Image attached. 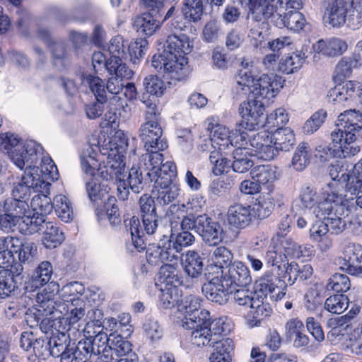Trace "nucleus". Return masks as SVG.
I'll return each mask as SVG.
<instances>
[{"instance_id": "obj_1", "label": "nucleus", "mask_w": 362, "mask_h": 362, "mask_svg": "<svg viewBox=\"0 0 362 362\" xmlns=\"http://www.w3.org/2000/svg\"><path fill=\"white\" fill-rule=\"evenodd\" d=\"M110 151L106 163L98 170L101 177L106 180L115 181L118 191V197L122 200L128 199L129 189L134 193L143 189V177L140 168L132 166L128 175L124 172V162L127 140L122 132H117L110 142Z\"/></svg>"}, {"instance_id": "obj_2", "label": "nucleus", "mask_w": 362, "mask_h": 362, "mask_svg": "<svg viewBox=\"0 0 362 362\" xmlns=\"http://www.w3.org/2000/svg\"><path fill=\"white\" fill-rule=\"evenodd\" d=\"M192 48V42L186 34H170L163 51L153 55L151 64L166 79L181 81L187 76L188 62L186 55Z\"/></svg>"}, {"instance_id": "obj_3", "label": "nucleus", "mask_w": 362, "mask_h": 362, "mask_svg": "<svg viewBox=\"0 0 362 362\" xmlns=\"http://www.w3.org/2000/svg\"><path fill=\"white\" fill-rule=\"evenodd\" d=\"M350 214L349 201L332 185L324 189L323 201L314 209L316 218L325 219L329 230L336 235L346 229Z\"/></svg>"}, {"instance_id": "obj_4", "label": "nucleus", "mask_w": 362, "mask_h": 362, "mask_svg": "<svg viewBox=\"0 0 362 362\" xmlns=\"http://www.w3.org/2000/svg\"><path fill=\"white\" fill-rule=\"evenodd\" d=\"M284 86V81L276 74H262L256 81L250 71H241L236 77V90L243 95L252 93L255 100H270Z\"/></svg>"}, {"instance_id": "obj_5", "label": "nucleus", "mask_w": 362, "mask_h": 362, "mask_svg": "<svg viewBox=\"0 0 362 362\" xmlns=\"http://www.w3.org/2000/svg\"><path fill=\"white\" fill-rule=\"evenodd\" d=\"M286 287L280 290L272 277L267 274L262 276L257 282L255 291V300L250 304V315L254 319L255 325L260 323L264 318L270 316L272 309L268 301V296L272 300L277 301L286 295Z\"/></svg>"}, {"instance_id": "obj_6", "label": "nucleus", "mask_w": 362, "mask_h": 362, "mask_svg": "<svg viewBox=\"0 0 362 362\" xmlns=\"http://www.w3.org/2000/svg\"><path fill=\"white\" fill-rule=\"evenodd\" d=\"M325 22L340 28L346 22L353 29L362 25V0H334L325 11Z\"/></svg>"}, {"instance_id": "obj_7", "label": "nucleus", "mask_w": 362, "mask_h": 362, "mask_svg": "<svg viewBox=\"0 0 362 362\" xmlns=\"http://www.w3.org/2000/svg\"><path fill=\"white\" fill-rule=\"evenodd\" d=\"M0 146L7 150L13 163L21 170L26 165L36 164L38 154L42 150V146L34 141L22 145L21 139L17 135L9 133L2 137Z\"/></svg>"}, {"instance_id": "obj_8", "label": "nucleus", "mask_w": 362, "mask_h": 362, "mask_svg": "<svg viewBox=\"0 0 362 362\" xmlns=\"http://www.w3.org/2000/svg\"><path fill=\"white\" fill-rule=\"evenodd\" d=\"M96 156L95 150L88 146L83 149L81 156L82 170L87 176L91 177L86 182V191L89 199L92 202L102 199L105 193L107 192L105 189H101L98 181L94 178L96 170L100 173L98 169L102 167L98 163Z\"/></svg>"}, {"instance_id": "obj_9", "label": "nucleus", "mask_w": 362, "mask_h": 362, "mask_svg": "<svg viewBox=\"0 0 362 362\" xmlns=\"http://www.w3.org/2000/svg\"><path fill=\"white\" fill-rule=\"evenodd\" d=\"M49 183L40 179L38 174V167L35 164L26 165L21 182L15 185L12 190V199L26 201L30 194V189L34 192H48Z\"/></svg>"}, {"instance_id": "obj_10", "label": "nucleus", "mask_w": 362, "mask_h": 362, "mask_svg": "<svg viewBox=\"0 0 362 362\" xmlns=\"http://www.w3.org/2000/svg\"><path fill=\"white\" fill-rule=\"evenodd\" d=\"M264 105L259 100H248L240 104L239 113L241 115L240 126L252 131L264 124Z\"/></svg>"}, {"instance_id": "obj_11", "label": "nucleus", "mask_w": 362, "mask_h": 362, "mask_svg": "<svg viewBox=\"0 0 362 362\" xmlns=\"http://www.w3.org/2000/svg\"><path fill=\"white\" fill-rule=\"evenodd\" d=\"M202 299L194 295H189L182 300L178 310L183 315L182 326L183 327H194L196 323L203 322L210 317V313L205 309H201Z\"/></svg>"}, {"instance_id": "obj_12", "label": "nucleus", "mask_w": 362, "mask_h": 362, "mask_svg": "<svg viewBox=\"0 0 362 362\" xmlns=\"http://www.w3.org/2000/svg\"><path fill=\"white\" fill-rule=\"evenodd\" d=\"M331 139L333 151L341 154L344 158L353 156L360 151L356 143V135L337 123L336 129L331 133Z\"/></svg>"}, {"instance_id": "obj_13", "label": "nucleus", "mask_w": 362, "mask_h": 362, "mask_svg": "<svg viewBox=\"0 0 362 362\" xmlns=\"http://www.w3.org/2000/svg\"><path fill=\"white\" fill-rule=\"evenodd\" d=\"M202 290L208 300L223 305L228 301L229 296L235 288L229 284L226 275H221V278L216 275L204 284Z\"/></svg>"}, {"instance_id": "obj_14", "label": "nucleus", "mask_w": 362, "mask_h": 362, "mask_svg": "<svg viewBox=\"0 0 362 362\" xmlns=\"http://www.w3.org/2000/svg\"><path fill=\"white\" fill-rule=\"evenodd\" d=\"M274 13H270L265 20H271L279 28L286 27L294 32L301 30L305 25L304 16L298 11L299 9H291L288 11L285 6H279Z\"/></svg>"}, {"instance_id": "obj_15", "label": "nucleus", "mask_w": 362, "mask_h": 362, "mask_svg": "<svg viewBox=\"0 0 362 362\" xmlns=\"http://www.w3.org/2000/svg\"><path fill=\"white\" fill-rule=\"evenodd\" d=\"M250 155L258 159L269 161L279 154L271 137V132L268 131H261L255 134L250 139Z\"/></svg>"}, {"instance_id": "obj_16", "label": "nucleus", "mask_w": 362, "mask_h": 362, "mask_svg": "<svg viewBox=\"0 0 362 362\" xmlns=\"http://www.w3.org/2000/svg\"><path fill=\"white\" fill-rule=\"evenodd\" d=\"M197 233L210 246L218 245L223 238L221 225L206 214L197 217Z\"/></svg>"}, {"instance_id": "obj_17", "label": "nucleus", "mask_w": 362, "mask_h": 362, "mask_svg": "<svg viewBox=\"0 0 362 362\" xmlns=\"http://www.w3.org/2000/svg\"><path fill=\"white\" fill-rule=\"evenodd\" d=\"M162 134L163 130L156 121H147L140 128L139 136L146 151H164L168 148L167 141L161 137Z\"/></svg>"}, {"instance_id": "obj_18", "label": "nucleus", "mask_w": 362, "mask_h": 362, "mask_svg": "<svg viewBox=\"0 0 362 362\" xmlns=\"http://www.w3.org/2000/svg\"><path fill=\"white\" fill-rule=\"evenodd\" d=\"M361 93V86L357 81H349L343 85L335 86L328 94L329 101L340 107L349 105Z\"/></svg>"}, {"instance_id": "obj_19", "label": "nucleus", "mask_w": 362, "mask_h": 362, "mask_svg": "<svg viewBox=\"0 0 362 362\" xmlns=\"http://www.w3.org/2000/svg\"><path fill=\"white\" fill-rule=\"evenodd\" d=\"M37 311L45 317L42 324L47 323L49 327L55 326V320L60 319L62 315L61 307L64 308V305H58L57 303L50 298L47 293H40L37 296Z\"/></svg>"}, {"instance_id": "obj_20", "label": "nucleus", "mask_w": 362, "mask_h": 362, "mask_svg": "<svg viewBox=\"0 0 362 362\" xmlns=\"http://www.w3.org/2000/svg\"><path fill=\"white\" fill-rule=\"evenodd\" d=\"M344 257L340 262V268L351 275L362 277V266L361 257L362 247L359 244L348 243L344 249Z\"/></svg>"}, {"instance_id": "obj_21", "label": "nucleus", "mask_w": 362, "mask_h": 362, "mask_svg": "<svg viewBox=\"0 0 362 362\" xmlns=\"http://www.w3.org/2000/svg\"><path fill=\"white\" fill-rule=\"evenodd\" d=\"M228 223L237 229L247 228L253 218L251 206L245 204L235 203L229 206L227 211Z\"/></svg>"}, {"instance_id": "obj_22", "label": "nucleus", "mask_w": 362, "mask_h": 362, "mask_svg": "<svg viewBox=\"0 0 362 362\" xmlns=\"http://www.w3.org/2000/svg\"><path fill=\"white\" fill-rule=\"evenodd\" d=\"M110 75L105 86L106 90L117 95L123 90L125 81L132 78L134 72L126 64H119Z\"/></svg>"}, {"instance_id": "obj_23", "label": "nucleus", "mask_w": 362, "mask_h": 362, "mask_svg": "<svg viewBox=\"0 0 362 362\" xmlns=\"http://www.w3.org/2000/svg\"><path fill=\"white\" fill-rule=\"evenodd\" d=\"M210 325V317L206 320L193 325L194 327H185L187 329H192L191 334V342L193 345L200 347L211 346L215 343L217 339L214 338Z\"/></svg>"}, {"instance_id": "obj_24", "label": "nucleus", "mask_w": 362, "mask_h": 362, "mask_svg": "<svg viewBox=\"0 0 362 362\" xmlns=\"http://www.w3.org/2000/svg\"><path fill=\"white\" fill-rule=\"evenodd\" d=\"M347 47L346 42L339 37H332L326 40H320L314 45V49L317 53L329 57H335L343 54Z\"/></svg>"}, {"instance_id": "obj_25", "label": "nucleus", "mask_w": 362, "mask_h": 362, "mask_svg": "<svg viewBox=\"0 0 362 362\" xmlns=\"http://www.w3.org/2000/svg\"><path fill=\"white\" fill-rule=\"evenodd\" d=\"M227 276L229 284L235 288V286H245L252 282L248 267L242 262L235 261L228 269Z\"/></svg>"}, {"instance_id": "obj_26", "label": "nucleus", "mask_w": 362, "mask_h": 362, "mask_svg": "<svg viewBox=\"0 0 362 362\" xmlns=\"http://www.w3.org/2000/svg\"><path fill=\"white\" fill-rule=\"evenodd\" d=\"M23 270V266L16 264L12 270L0 271V298L8 297L18 288L15 279L21 275Z\"/></svg>"}, {"instance_id": "obj_27", "label": "nucleus", "mask_w": 362, "mask_h": 362, "mask_svg": "<svg viewBox=\"0 0 362 362\" xmlns=\"http://www.w3.org/2000/svg\"><path fill=\"white\" fill-rule=\"evenodd\" d=\"M339 182L346 192L359 194L362 192V165L357 163L350 174L341 173Z\"/></svg>"}, {"instance_id": "obj_28", "label": "nucleus", "mask_w": 362, "mask_h": 362, "mask_svg": "<svg viewBox=\"0 0 362 362\" xmlns=\"http://www.w3.org/2000/svg\"><path fill=\"white\" fill-rule=\"evenodd\" d=\"M146 257L148 264L153 266L159 265L165 261H175V255L166 241L162 245H150L146 250Z\"/></svg>"}, {"instance_id": "obj_29", "label": "nucleus", "mask_w": 362, "mask_h": 362, "mask_svg": "<svg viewBox=\"0 0 362 362\" xmlns=\"http://www.w3.org/2000/svg\"><path fill=\"white\" fill-rule=\"evenodd\" d=\"M182 265L185 272L191 278L198 279L202 274L203 258L195 250H188L182 255Z\"/></svg>"}, {"instance_id": "obj_30", "label": "nucleus", "mask_w": 362, "mask_h": 362, "mask_svg": "<svg viewBox=\"0 0 362 362\" xmlns=\"http://www.w3.org/2000/svg\"><path fill=\"white\" fill-rule=\"evenodd\" d=\"M284 0H264L263 1H254L250 3V13L252 18L257 22L269 17L270 13H274L279 6H284Z\"/></svg>"}, {"instance_id": "obj_31", "label": "nucleus", "mask_w": 362, "mask_h": 362, "mask_svg": "<svg viewBox=\"0 0 362 362\" xmlns=\"http://www.w3.org/2000/svg\"><path fill=\"white\" fill-rule=\"evenodd\" d=\"M271 137L278 151H289L296 143V137L290 128H278L271 132Z\"/></svg>"}, {"instance_id": "obj_32", "label": "nucleus", "mask_w": 362, "mask_h": 362, "mask_svg": "<svg viewBox=\"0 0 362 362\" xmlns=\"http://www.w3.org/2000/svg\"><path fill=\"white\" fill-rule=\"evenodd\" d=\"M313 274V269L310 264H298L291 262L287 264L285 274L288 277V283L291 286L297 281H304L309 279Z\"/></svg>"}, {"instance_id": "obj_33", "label": "nucleus", "mask_w": 362, "mask_h": 362, "mask_svg": "<svg viewBox=\"0 0 362 362\" xmlns=\"http://www.w3.org/2000/svg\"><path fill=\"white\" fill-rule=\"evenodd\" d=\"M153 187L157 191V200L160 204L166 205L177 199L180 188L173 181L164 184L163 181H154Z\"/></svg>"}, {"instance_id": "obj_34", "label": "nucleus", "mask_w": 362, "mask_h": 362, "mask_svg": "<svg viewBox=\"0 0 362 362\" xmlns=\"http://www.w3.org/2000/svg\"><path fill=\"white\" fill-rule=\"evenodd\" d=\"M148 153L143 155L144 169L146 171V180L151 182L156 180L160 165L163 161V154L160 151H147Z\"/></svg>"}, {"instance_id": "obj_35", "label": "nucleus", "mask_w": 362, "mask_h": 362, "mask_svg": "<svg viewBox=\"0 0 362 362\" xmlns=\"http://www.w3.org/2000/svg\"><path fill=\"white\" fill-rule=\"evenodd\" d=\"M42 230L43 234L42 244L46 248H55L64 240V234L57 224L52 221H47Z\"/></svg>"}, {"instance_id": "obj_36", "label": "nucleus", "mask_w": 362, "mask_h": 362, "mask_svg": "<svg viewBox=\"0 0 362 362\" xmlns=\"http://www.w3.org/2000/svg\"><path fill=\"white\" fill-rule=\"evenodd\" d=\"M194 241L195 237L189 230H181L176 235L172 234L166 240L175 255V262L180 259L179 254L183 248L192 245Z\"/></svg>"}, {"instance_id": "obj_37", "label": "nucleus", "mask_w": 362, "mask_h": 362, "mask_svg": "<svg viewBox=\"0 0 362 362\" xmlns=\"http://www.w3.org/2000/svg\"><path fill=\"white\" fill-rule=\"evenodd\" d=\"M305 54L303 51H296L282 57L278 67L282 73L290 74L300 69L305 60Z\"/></svg>"}, {"instance_id": "obj_38", "label": "nucleus", "mask_w": 362, "mask_h": 362, "mask_svg": "<svg viewBox=\"0 0 362 362\" xmlns=\"http://www.w3.org/2000/svg\"><path fill=\"white\" fill-rule=\"evenodd\" d=\"M337 124L355 134L362 129V114L356 110H348L338 116Z\"/></svg>"}, {"instance_id": "obj_39", "label": "nucleus", "mask_w": 362, "mask_h": 362, "mask_svg": "<svg viewBox=\"0 0 362 362\" xmlns=\"http://www.w3.org/2000/svg\"><path fill=\"white\" fill-rule=\"evenodd\" d=\"M233 255L226 247L220 246L216 247L212 255L213 263L209 266V270L215 272L214 269L220 270L221 274L223 275V268H228L232 264Z\"/></svg>"}, {"instance_id": "obj_40", "label": "nucleus", "mask_w": 362, "mask_h": 362, "mask_svg": "<svg viewBox=\"0 0 362 362\" xmlns=\"http://www.w3.org/2000/svg\"><path fill=\"white\" fill-rule=\"evenodd\" d=\"M49 187L50 186L48 187L47 192H37L38 194L32 198L30 202L33 212L44 218L49 214L53 209V203H52L51 199L48 197V194H49Z\"/></svg>"}, {"instance_id": "obj_41", "label": "nucleus", "mask_w": 362, "mask_h": 362, "mask_svg": "<svg viewBox=\"0 0 362 362\" xmlns=\"http://www.w3.org/2000/svg\"><path fill=\"white\" fill-rule=\"evenodd\" d=\"M299 199L302 207L305 208L308 212L312 211L314 214V209L318 205L319 202L323 201V196L322 195V199H319L315 188L306 185L300 189Z\"/></svg>"}, {"instance_id": "obj_42", "label": "nucleus", "mask_w": 362, "mask_h": 362, "mask_svg": "<svg viewBox=\"0 0 362 362\" xmlns=\"http://www.w3.org/2000/svg\"><path fill=\"white\" fill-rule=\"evenodd\" d=\"M253 178L266 187L268 192L274 189V182L276 180V171L269 165H259L252 172Z\"/></svg>"}, {"instance_id": "obj_43", "label": "nucleus", "mask_w": 362, "mask_h": 362, "mask_svg": "<svg viewBox=\"0 0 362 362\" xmlns=\"http://www.w3.org/2000/svg\"><path fill=\"white\" fill-rule=\"evenodd\" d=\"M248 155H250V150L246 147H238L233 151L234 160L231 163V168L233 171L244 173L253 165V162L247 158Z\"/></svg>"}, {"instance_id": "obj_44", "label": "nucleus", "mask_w": 362, "mask_h": 362, "mask_svg": "<svg viewBox=\"0 0 362 362\" xmlns=\"http://www.w3.org/2000/svg\"><path fill=\"white\" fill-rule=\"evenodd\" d=\"M13 251L18 253L20 264H32L38 259L37 246L32 242H25L20 245L16 246Z\"/></svg>"}, {"instance_id": "obj_45", "label": "nucleus", "mask_w": 362, "mask_h": 362, "mask_svg": "<svg viewBox=\"0 0 362 362\" xmlns=\"http://www.w3.org/2000/svg\"><path fill=\"white\" fill-rule=\"evenodd\" d=\"M311 158V153L309 145L307 143H300L295 150L291 165L297 171H303L309 165Z\"/></svg>"}, {"instance_id": "obj_46", "label": "nucleus", "mask_w": 362, "mask_h": 362, "mask_svg": "<svg viewBox=\"0 0 362 362\" xmlns=\"http://www.w3.org/2000/svg\"><path fill=\"white\" fill-rule=\"evenodd\" d=\"M112 339L106 332H103L92 340H81V341L86 344V350L88 351V356H90L92 354H100L101 352L107 351Z\"/></svg>"}, {"instance_id": "obj_47", "label": "nucleus", "mask_w": 362, "mask_h": 362, "mask_svg": "<svg viewBox=\"0 0 362 362\" xmlns=\"http://www.w3.org/2000/svg\"><path fill=\"white\" fill-rule=\"evenodd\" d=\"M53 209L57 216L64 222L68 223L74 218V211L69 199L62 194L54 198Z\"/></svg>"}, {"instance_id": "obj_48", "label": "nucleus", "mask_w": 362, "mask_h": 362, "mask_svg": "<svg viewBox=\"0 0 362 362\" xmlns=\"http://www.w3.org/2000/svg\"><path fill=\"white\" fill-rule=\"evenodd\" d=\"M47 220L43 216L37 215L35 213L29 211L25 216H23L22 222L20 223L21 230L28 234H33L37 232H42L44 226L47 223Z\"/></svg>"}, {"instance_id": "obj_49", "label": "nucleus", "mask_w": 362, "mask_h": 362, "mask_svg": "<svg viewBox=\"0 0 362 362\" xmlns=\"http://www.w3.org/2000/svg\"><path fill=\"white\" fill-rule=\"evenodd\" d=\"M158 280L164 284V286L177 288L180 283L177 263L165 264L161 266Z\"/></svg>"}, {"instance_id": "obj_50", "label": "nucleus", "mask_w": 362, "mask_h": 362, "mask_svg": "<svg viewBox=\"0 0 362 362\" xmlns=\"http://www.w3.org/2000/svg\"><path fill=\"white\" fill-rule=\"evenodd\" d=\"M284 250L288 256L295 258H308L314 255V247L310 244L298 245L291 240H286L283 245Z\"/></svg>"}, {"instance_id": "obj_51", "label": "nucleus", "mask_w": 362, "mask_h": 362, "mask_svg": "<svg viewBox=\"0 0 362 362\" xmlns=\"http://www.w3.org/2000/svg\"><path fill=\"white\" fill-rule=\"evenodd\" d=\"M117 61H112L111 58L109 59H106V57L101 52H95L92 56V64L94 71L98 74H103L105 71H107L109 74H112V71L115 70L119 64Z\"/></svg>"}, {"instance_id": "obj_52", "label": "nucleus", "mask_w": 362, "mask_h": 362, "mask_svg": "<svg viewBox=\"0 0 362 362\" xmlns=\"http://www.w3.org/2000/svg\"><path fill=\"white\" fill-rule=\"evenodd\" d=\"M144 336L151 344H156L161 339L163 334V329L159 322L153 318H146L143 324Z\"/></svg>"}, {"instance_id": "obj_53", "label": "nucleus", "mask_w": 362, "mask_h": 362, "mask_svg": "<svg viewBox=\"0 0 362 362\" xmlns=\"http://www.w3.org/2000/svg\"><path fill=\"white\" fill-rule=\"evenodd\" d=\"M86 344L78 341L76 347H68L60 354L61 362H86L88 358Z\"/></svg>"}, {"instance_id": "obj_54", "label": "nucleus", "mask_w": 362, "mask_h": 362, "mask_svg": "<svg viewBox=\"0 0 362 362\" xmlns=\"http://www.w3.org/2000/svg\"><path fill=\"white\" fill-rule=\"evenodd\" d=\"M230 132L228 128L222 125L216 126L210 139V141L214 148L220 151L230 150Z\"/></svg>"}, {"instance_id": "obj_55", "label": "nucleus", "mask_w": 362, "mask_h": 362, "mask_svg": "<svg viewBox=\"0 0 362 362\" xmlns=\"http://www.w3.org/2000/svg\"><path fill=\"white\" fill-rule=\"evenodd\" d=\"M39 37L44 40L49 47L53 54L55 65H57V60H63L66 54V47L63 42H55L52 40L49 31L46 29L39 30Z\"/></svg>"}, {"instance_id": "obj_56", "label": "nucleus", "mask_w": 362, "mask_h": 362, "mask_svg": "<svg viewBox=\"0 0 362 362\" xmlns=\"http://www.w3.org/2000/svg\"><path fill=\"white\" fill-rule=\"evenodd\" d=\"M3 212L9 213L18 219L23 218L29 213V205L25 200L6 199L3 204Z\"/></svg>"}, {"instance_id": "obj_57", "label": "nucleus", "mask_w": 362, "mask_h": 362, "mask_svg": "<svg viewBox=\"0 0 362 362\" xmlns=\"http://www.w3.org/2000/svg\"><path fill=\"white\" fill-rule=\"evenodd\" d=\"M135 26L139 32L151 36L159 28L160 23L151 13H145L136 19Z\"/></svg>"}, {"instance_id": "obj_58", "label": "nucleus", "mask_w": 362, "mask_h": 362, "mask_svg": "<svg viewBox=\"0 0 362 362\" xmlns=\"http://www.w3.org/2000/svg\"><path fill=\"white\" fill-rule=\"evenodd\" d=\"M349 299L344 294H336L327 298L325 303V309L333 314H341L348 308Z\"/></svg>"}, {"instance_id": "obj_59", "label": "nucleus", "mask_w": 362, "mask_h": 362, "mask_svg": "<svg viewBox=\"0 0 362 362\" xmlns=\"http://www.w3.org/2000/svg\"><path fill=\"white\" fill-rule=\"evenodd\" d=\"M288 256L284 251V253L281 251V248L276 246L269 247L266 252L265 260L267 264L272 267H276L279 269H281L282 272L286 270L288 263H286V257Z\"/></svg>"}, {"instance_id": "obj_60", "label": "nucleus", "mask_w": 362, "mask_h": 362, "mask_svg": "<svg viewBox=\"0 0 362 362\" xmlns=\"http://www.w3.org/2000/svg\"><path fill=\"white\" fill-rule=\"evenodd\" d=\"M40 165V170L38 169V174L40 179L46 180L49 183H50L51 181L58 180L59 175L57 167L49 156L42 157ZM49 185H51V184Z\"/></svg>"}, {"instance_id": "obj_61", "label": "nucleus", "mask_w": 362, "mask_h": 362, "mask_svg": "<svg viewBox=\"0 0 362 362\" xmlns=\"http://www.w3.org/2000/svg\"><path fill=\"white\" fill-rule=\"evenodd\" d=\"M49 343L47 337L35 338L30 354L28 356L29 361L34 362L36 358H46L49 356Z\"/></svg>"}, {"instance_id": "obj_62", "label": "nucleus", "mask_w": 362, "mask_h": 362, "mask_svg": "<svg viewBox=\"0 0 362 362\" xmlns=\"http://www.w3.org/2000/svg\"><path fill=\"white\" fill-rule=\"evenodd\" d=\"M85 81L88 84L90 90L94 94L97 101L104 103L107 101L106 87L103 81L98 76L89 74Z\"/></svg>"}, {"instance_id": "obj_63", "label": "nucleus", "mask_w": 362, "mask_h": 362, "mask_svg": "<svg viewBox=\"0 0 362 362\" xmlns=\"http://www.w3.org/2000/svg\"><path fill=\"white\" fill-rule=\"evenodd\" d=\"M182 13L189 21L196 22L200 20L203 14L202 0H187L182 8Z\"/></svg>"}, {"instance_id": "obj_64", "label": "nucleus", "mask_w": 362, "mask_h": 362, "mask_svg": "<svg viewBox=\"0 0 362 362\" xmlns=\"http://www.w3.org/2000/svg\"><path fill=\"white\" fill-rule=\"evenodd\" d=\"M115 358H121L132 351V344L124 340L121 336H115L112 339L110 347L107 349Z\"/></svg>"}]
</instances>
